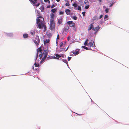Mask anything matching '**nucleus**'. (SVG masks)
<instances>
[{
  "label": "nucleus",
  "instance_id": "obj_34",
  "mask_svg": "<svg viewBox=\"0 0 129 129\" xmlns=\"http://www.w3.org/2000/svg\"><path fill=\"white\" fill-rule=\"evenodd\" d=\"M109 10V8H106L105 10V12L106 13H107L108 12Z\"/></svg>",
  "mask_w": 129,
  "mask_h": 129
},
{
  "label": "nucleus",
  "instance_id": "obj_62",
  "mask_svg": "<svg viewBox=\"0 0 129 129\" xmlns=\"http://www.w3.org/2000/svg\"><path fill=\"white\" fill-rule=\"evenodd\" d=\"M73 0H71V2L72 3V1H73Z\"/></svg>",
  "mask_w": 129,
  "mask_h": 129
},
{
  "label": "nucleus",
  "instance_id": "obj_49",
  "mask_svg": "<svg viewBox=\"0 0 129 129\" xmlns=\"http://www.w3.org/2000/svg\"><path fill=\"white\" fill-rule=\"evenodd\" d=\"M59 39V35H57V39Z\"/></svg>",
  "mask_w": 129,
  "mask_h": 129
},
{
  "label": "nucleus",
  "instance_id": "obj_21",
  "mask_svg": "<svg viewBox=\"0 0 129 129\" xmlns=\"http://www.w3.org/2000/svg\"><path fill=\"white\" fill-rule=\"evenodd\" d=\"M41 25L42 26V27H44V30H46V26L43 23H41Z\"/></svg>",
  "mask_w": 129,
  "mask_h": 129
},
{
  "label": "nucleus",
  "instance_id": "obj_8",
  "mask_svg": "<svg viewBox=\"0 0 129 129\" xmlns=\"http://www.w3.org/2000/svg\"><path fill=\"white\" fill-rule=\"evenodd\" d=\"M69 27L68 26H65L63 29V32H67L69 29Z\"/></svg>",
  "mask_w": 129,
  "mask_h": 129
},
{
  "label": "nucleus",
  "instance_id": "obj_28",
  "mask_svg": "<svg viewBox=\"0 0 129 129\" xmlns=\"http://www.w3.org/2000/svg\"><path fill=\"white\" fill-rule=\"evenodd\" d=\"M82 47L84 48V49H86V50H88V48L87 47H86L85 46H82Z\"/></svg>",
  "mask_w": 129,
  "mask_h": 129
},
{
  "label": "nucleus",
  "instance_id": "obj_18",
  "mask_svg": "<svg viewBox=\"0 0 129 129\" xmlns=\"http://www.w3.org/2000/svg\"><path fill=\"white\" fill-rule=\"evenodd\" d=\"M46 56H44V57L42 58V59H41V61L40 62V63H42L44 61V60H45V59L46 58Z\"/></svg>",
  "mask_w": 129,
  "mask_h": 129
},
{
  "label": "nucleus",
  "instance_id": "obj_64",
  "mask_svg": "<svg viewBox=\"0 0 129 129\" xmlns=\"http://www.w3.org/2000/svg\"><path fill=\"white\" fill-rule=\"evenodd\" d=\"M49 57L50 58V57ZM48 58H49V57H48Z\"/></svg>",
  "mask_w": 129,
  "mask_h": 129
},
{
  "label": "nucleus",
  "instance_id": "obj_12",
  "mask_svg": "<svg viewBox=\"0 0 129 129\" xmlns=\"http://www.w3.org/2000/svg\"><path fill=\"white\" fill-rule=\"evenodd\" d=\"M100 28V27L99 26L96 27L94 28H93L92 30L95 31H97Z\"/></svg>",
  "mask_w": 129,
  "mask_h": 129
},
{
  "label": "nucleus",
  "instance_id": "obj_54",
  "mask_svg": "<svg viewBox=\"0 0 129 129\" xmlns=\"http://www.w3.org/2000/svg\"><path fill=\"white\" fill-rule=\"evenodd\" d=\"M47 2H48V4H50V2L49 0H48V1Z\"/></svg>",
  "mask_w": 129,
  "mask_h": 129
},
{
  "label": "nucleus",
  "instance_id": "obj_42",
  "mask_svg": "<svg viewBox=\"0 0 129 129\" xmlns=\"http://www.w3.org/2000/svg\"><path fill=\"white\" fill-rule=\"evenodd\" d=\"M8 35L10 36H11L13 35V34L12 33H10L8 34Z\"/></svg>",
  "mask_w": 129,
  "mask_h": 129
},
{
  "label": "nucleus",
  "instance_id": "obj_60",
  "mask_svg": "<svg viewBox=\"0 0 129 129\" xmlns=\"http://www.w3.org/2000/svg\"><path fill=\"white\" fill-rule=\"evenodd\" d=\"M85 1H84V3H85V4H86V2H85Z\"/></svg>",
  "mask_w": 129,
  "mask_h": 129
},
{
  "label": "nucleus",
  "instance_id": "obj_6",
  "mask_svg": "<svg viewBox=\"0 0 129 129\" xmlns=\"http://www.w3.org/2000/svg\"><path fill=\"white\" fill-rule=\"evenodd\" d=\"M88 46H90L91 47H93L95 46L94 42H92V40L90 41L88 44Z\"/></svg>",
  "mask_w": 129,
  "mask_h": 129
},
{
  "label": "nucleus",
  "instance_id": "obj_29",
  "mask_svg": "<svg viewBox=\"0 0 129 129\" xmlns=\"http://www.w3.org/2000/svg\"><path fill=\"white\" fill-rule=\"evenodd\" d=\"M37 16L40 15V12L38 10H37Z\"/></svg>",
  "mask_w": 129,
  "mask_h": 129
},
{
  "label": "nucleus",
  "instance_id": "obj_9",
  "mask_svg": "<svg viewBox=\"0 0 129 129\" xmlns=\"http://www.w3.org/2000/svg\"><path fill=\"white\" fill-rule=\"evenodd\" d=\"M98 20V17L97 16H94L91 20V22H93L94 21V20Z\"/></svg>",
  "mask_w": 129,
  "mask_h": 129
},
{
  "label": "nucleus",
  "instance_id": "obj_4",
  "mask_svg": "<svg viewBox=\"0 0 129 129\" xmlns=\"http://www.w3.org/2000/svg\"><path fill=\"white\" fill-rule=\"evenodd\" d=\"M72 52L74 55H76L80 53V50L79 49H77L73 51Z\"/></svg>",
  "mask_w": 129,
  "mask_h": 129
},
{
  "label": "nucleus",
  "instance_id": "obj_23",
  "mask_svg": "<svg viewBox=\"0 0 129 129\" xmlns=\"http://www.w3.org/2000/svg\"><path fill=\"white\" fill-rule=\"evenodd\" d=\"M38 27L39 28L41 29L42 28V26L41 25V23H39L38 24Z\"/></svg>",
  "mask_w": 129,
  "mask_h": 129
},
{
  "label": "nucleus",
  "instance_id": "obj_3",
  "mask_svg": "<svg viewBox=\"0 0 129 129\" xmlns=\"http://www.w3.org/2000/svg\"><path fill=\"white\" fill-rule=\"evenodd\" d=\"M30 2L33 4L36 7H38L39 6L40 3L38 2L37 4H35L37 3V1L38 0H29Z\"/></svg>",
  "mask_w": 129,
  "mask_h": 129
},
{
  "label": "nucleus",
  "instance_id": "obj_19",
  "mask_svg": "<svg viewBox=\"0 0 129 129\" xmlns=\"http://www.w3.org/2000/svg\"><path fill=\"white\" fill-rule=\"evenodd\" d=\"M23 38H26L28 37V35L26 33H25L23 34Z\"/></svg>",
  "mask_w": 129,
  "mask_h": 129
},
{
  "label": "nucleus",
  "instance_id": "obj_35",
  "mask_svg": "<svg viewBox=\"0 0 129 129\" xmlns=\"http://www.w3.org/2000/svg\"><path fill=\"white\" fill-rule=\"evenodd\" d=\"M89 7V5H86L85 6V8L86 9H88Z\"/></svg>",
  "mask_w": 129,
  "mask_h": 129
},
{
  "label": "nucleus",
  "instance_id": "obj_25",
  "mask_svg": "<svg viewBox=\"0 0 129 129\" xmlns=\"http://www.w3.org/2000/svg\"><path fill=\"white\" fill-rule=\"evenodd\" d=\"M30 34L32 35H34L35 34V32L34 30H31L30 31Z\"/></svg>",
  "mask_w": 129,
  "mask_h": 129
},
{
  "label": "nucleus",
  "instance_id": "obj_58",
  "mask_svg": "<svg viewBox=\"0 0 129 129\" xmlns=\"http://www.w3.org/2000/svg\"><path fill=\"white\" fill-rule=\"evenodd\" d=\"M68 47L67 49H66V50H65V51H67V50H68Z\"/></svg>",
  "mask_w": 129,
  "mask_h": 129
},
{
  "label": "nucleus",
  "instance_id": "obj_45",
  "mask_svg": "<svg viewBox=\"0 0 129 129\" xmlns=\"http://www.w3.org/2000/svg\"><path fill=\"white\" fill-rule=\"evenodd\" d=\"M61 56V57H62L63 58H64V55L63 54H61L60 55Z\"/></svg>",
  "mask_w": 129,
  "mask_h": 129
},
{
  "label": "nucleus",
  "instance_id": "obj_55",
  "mask_svg": "<svg viewBox=\"0 0 129 129\" xmlns=\"http://www.w3.org/2000/svg\"><path fill=\"white\" fill-rule=\"evenodd\" d=\"M50 7V6L49 5V6H47V8H49Z\"/></svg>",
  "mask_w": 129,
  "mask_h": 129
},
{
  "label": "nucleus",
  "instance_id": "obj_63",
  "mask_svg": "<svg viewBox=\"0 0 129 129\" xmlns=\"http://www.w3.org/2000/svg\"><path fill=\"white\" fill-rule=\"evenodd\" d=\"M108 19H106V20H105V21H106V20H107Z\"/></svg>",
  "mask_w": 129,
  "mask_h": 129
},
{
  "label": "nucleus",
  "instance_id": "obj_56",
  "mask_svg": "<svg viewBox=\"0 0 129 129\" xmlns=\"http://www.w3.org/2000/svg\"><path fill=\"white\" fill-rule=\"evenodd\" d=\"M44 2H47L48 1V0H44Z\"/></svg>",
  "mask_w": 129,
  "mask_h": 129
},
{
  "label": "nucleus",
  "instance_id": "obj_26",
  "mask_svg": "<svg viewBox=\"0 0 129 129\" xmlns=\"http://www.w3.org/2000/svg\"><path fill=\"white\" fill-rule=\"evenodd\" d=\"M42 55H43L42 53V52H41V53H40V54L39 55V56L40 57V59H41L42 58Z\"/></svg>",
  "mask_w": 129,
  "mask_h": 129
},
{
  "label": "nucleus",
  "instance_id": "obj_27",
  "mask_svg": "<svg viewBox=\"0 0 129 129\" xmlns=\"http://www.w3.org/2000/svg\"><path fill=\"white\" fill-rule=\"evenodd\" d=\"M34 43L36 44V45H38L39 44V43H37V42L36 40L34 41Z\"/></svg>",
  "mask_w": 129,
  "mask_h": 129
},
{
  "label": "nucleus",
  "instance_id": "obj_36",
  "mask_svg": "<svg viewBox=\"0 0 129 129\" xmlns=\"http://www.w3.org/2000/svg\"><path fill=\"white\" fill-rule=\"evenodd\" d=\"M39 17H38V18H43V21L44 20V18H43L42 16H41V15H39Z\"/></svg>",
  "mask_w": 129,
  "mask_h": 129
},
{
  "label": "nucleus",
  "instance_id": "obj_30",
  "mask_svg": "<svg viewBox=\"0 0 129 129\" xmlns=\"http://www.w3.org/2000/svg\"><path fill=\"white\" fill-rule=\"evenodd\" d=\"M40 19H39V18L37 19V22H36L37 24H38L40 22Z\"/></svg>",
  "mask_w": 129,
  "mask_h": 129
},
{
  "label": "nucleus",
  "instance_id": "obj_14",
  "mask_svg": "<svg viewBox=\"0 0 129 129\" xmlns=\"http://www.w3.org/2000/svg\"><path fill=\"white\" fill-rule=\"evenodd\" d=\"M70 10L69 9H67L65 11L66 14L67 15H69L70 14Z\"/></svg>",
  "mask_w": 129,
  "mask_h": 129
},
{
  "label": "nucleus",
  "instance_id": "obj_39",
  "mask_svg": "<svg viewBox=\"0 0 129 129\" xmlns=\"http://www.w3.org/2000/svg\"><path fill=\"white\" fill-rule=\"evenodd\" d=\"M63 42H61L60 43V47L61 48L62 46L63 45Z\"/></svg>",
  "mask_w": 129,
  "mask_h": 129
},
{
  "label": "nucleus",
  "instance_id": "obj_5",
  "mask_svg": "<svg viewBox=\"0 0 129 129\" xmlns=\"http://www.w3.org/2000/svg\"><path fill=\"white\" fill-rule=\"evenodd\" d=\"M67 24L71 27H74L75 26V24L72 21H69L67 22Z\"/></svg>",
  "mask_w": 129,
  "mask_h": 129
},
{
  "label": "nucleus",
  "instance_id": "obj_24",
  "mask_svg": "<svg viewBox=\"0 0 129 129\" xmlns=\"http://www.w3.org/2000/svg\"><path fill=\"white\" fill-rule=\"evenodd\" d=\"M66 1L67 2V3L65 4V5L66 6H70V4L69 3V2L68 0H66Z\"/></svg>",
  "mask_w": 129,
  "mask_h": 129
},
{
  "label": "nucleus",
  "instance_id": "obj_17",
  "mask_svg": "<svg viewBox=\"0 0 129 129\" xmlns=\"http://www.w3.org/2000/svg\"><path fill=\"white\" fill-rule=\"evenodd\" d=\"M78 6V3L77 2H75L72 4V6H74V7L75 8L76 7Z\"/></svg>",
  "mask_w": 129,
  "mask_h": 129
},
{
  "label": "nucleus",
  "instance_id": "obj_40",
  "mask_svg": "<svg viewBox=\"0 0 129 129\" xmlns=\"http://www.w3.org/2000/svg\"><path fill=\"white\" fill-rule=\"evenodd\" d=\"M52 58H53V59H59V58H58L57 57H55V56H53V57H52Z\"/></svg>",
  "mask_w": 129,
  "mask_h": 129
},
{
  "label": "nucleus",
  "instance_id": "obj_46",
  "mask_svg": "<svg viewBox=\"0 0 129 129\" xmlns=\"http://www.w3.org/2000/svg\"><path fill=\"white\" fill-rule=\"evenodd\" d=\"M64 13L63 12L60 11L59 12V14H60L61 15L63 14Z\"/></svg>",
  "mask_w": 129,
  "mask_h": 129
},
{
  "label": "nucleus",
  "instance_id": "obj_22",
  "mask_svg": "<svg viewBox=\"0 0 129 129\" xmlns=\"http://www.w3.org/2000/svg\"><path fill=\"white\" fill-rule=\"evenodd\" d=\"M57 9L56 8H54L52 9L51 11L53 13H55L56 12V11Z\"/></svg>",
  "mask_w": 129,
  "mask_h": 129
},
{
  "label": "nucleus",
  "instance_id": "obj_38",
  "mask_svg": "<svg viewBox=\"0 0 129 129\" xmlns=\"http://www.w3.org/2000/svg\"><path fill=\"white\" fill-rule=\"evenodd\" d=\"M78 10H81V7L80 6H78Z\"/></svg>",
  "mask_w": 129,
  "mask_h": 129
},
{
  "label": "nucleus",
  "instance_id": "obj_16",
  "mask_svg": "<svg viewBox=\"0 0 129 129\" xmlns=\"http://www.w3.org/2000/svg\"><path fill=\"white\" fill-rule=\"evenodd\" d=\"M36 40L37 43H39L40 42V40L39 38V36H37L36 37Z\"/></svg>",
  "mask_w": 129,
  "mask_h": 129
},
{
  "label": "nucleus",
  "instance_id": "obj_57",
  "mask_svg": "<svg viewBox=\"0 0 129 129\" xmlns=\"http://www.w3.org/2000/svg\"><path fill=\"white\" fill-rule=\"evenodd\" d=\"M56 1L57 2H59L60 1V0H56Z\"/></svg>",
  "mask_w": 129,
  "mask_h": 129
},
{
  "label": "nucleus",
  "instance_id": "obj_32",
  "mask_svg": "<svg viewBox=\"0 0 129 129\" xmlns=\"http://www.w3.org/2000/svg\"><path fill=\"white\" fill-rule=\"evenodd\" d=\"M73 19L74 20H76L77 19V17L76 16H73Z\"/></svg>",
  "mask_w": 129,
  "mask_h": 129
},
{
  "label": "nucleus",
  "instance_id": "obj_31",
  "mask_svg": "<svg viewBox=\"0 0 129 129\" xmlns=\"http://www.w3.org/2000/svg\"><path fill=\"white\" fill-rule=\"evenodd\" d=\"M55 55L56 56L57 58H60L61 57V56L60 55H59L58 54H55Z\"/></svg>",
  "mask_w": 129,
  "mask_h": 129
},
{
  "label": "nucleus",
  "instance_id": "obj_1",
  "mask_svg": "<svg viewBox=\"0 0 129 129\" xmlns=\"http://www.w3.org/2000/svg\"><path fill=\"white\" fill-rule=\"evenodd\" d=\"M55 24L54 21H50V27L51 30L53 31L54 30Z\"/></svg>",
  "mask_w": 129,
  "mask_h": 129
},
{
  "label": "nucleus",
  "instance_id": "obj_52",
  "mask_svg": "<svg viewBox=\"0 0 129 129\" xmlns=\"http://www.w3.org/2000/svg\"><path fill=\"white\" fill-rule=\"evenodd\" d=\"M55 7V5L54 4H53L52 6H51V8H53Z\"/></svg>",
  "mask_w": 129,
  "mask_h": 129
},
{
  "label": "nucleus",
  "instance_id": "obj_10",
  "mask_svg": "<svg viewBox=\"0 0 129 129\" xmlns=\"http://www.w3.org/2000/svg\"><path fill=\"white\" fill-rule=\"evenodd\" d=\"M51 19L50 21H54V15L53 13H52L51 14Z\"/></svg>",
  "mask_w": 129,
  "mask_h": 129
},
{
  "label": "nucleus",
  "instance_id": "obj_47",
  "mask_svg": "<svg viewBox=\"0 0 129 129\" xmlns=\"http://www.w3.org/2000/svg\"><path fill=\"white\" fill-rule=\"evenodd\" d=\"M103 17V15H101L100 16L99 19H101Z\"/></svg>",
  "mask_w": 129,
  "mask_h": 129
},
{
  "label": "nucleus",
  "instance_id": "obj_61",
  "mask_svg": "<svg viewBox=\"0 0 129 129\" xmlns=\"http://www.w3.org/2000/svg\"><path fill=\"white\" fill-rule=\"evenodd\" d=\"M100 2H101L102 1V0H98Z\"/></svg>",
  "mask_w": 129,
  "mask_h": 129
},
{
  "label": "nucleus",
  "instance_id": "obj_48",
  "mask_svg": "<svg viewBox=\"0 0 129 129\" xmlns=\"http://www.w3.org/2000/svg\"><path fill=\"white\" fill-rule=\"evenodd\" d=\"M85 12H82V14L83 16H84L85 15Z\"/></svg>",
  "mask_w": 129,
  "mask_h": 129
},
{
  "label": "nucleus",
  "instance_id": "obj_43",
  "mask_svg": "<svg viewBox=\"0 0 129 129\" xmlns=\"http://www.w3.org/2000/svg\"><path fill=\"white\" fill-rule=\"evenodd\" d=\"M34 65L36 67H38L39 65V64L36 63V62L34 64Z\"/></svg>",
  "mask_w": 129,
  "mask_h": 129
},
{
  "label": "nucleus",
  "instance_id": "obj_44",
  "mask_svg": "<svg viewBox=\"0 0 129 129\" xmlns=\"http://www.w3.org/2000/svg\"><path fill=\"white\" fill-rule=\"evenodd\" d=\"M108 16L107 15H105L104 16V19H105L106 18H108Z\"/></svg>",
  "mask_w": 129,
  "mask_h": 129
},
{
  "label": "nucleus",
  "instance_id": "obj_13",
  "mask_svg": "<svg viewBox=\"0 0 129 129\" xmlns=\"http://www.w3.org/2000/svg\"><path fill=\"white\" fill-rule=\"evenodd\" d=\"M94 23L93 22V23L90 24L89 25V27L88 28V30H91L93 28V24H94Z\"/></svg>",
  "mask_w": 129,
  "mask_h": 129
},
{
  "label": "nucleus",
  "instance_id": "obj_7",
  "mask_svg": "<svg viewBox=\"0 0 129 129\" xmlns=\"http://www.w3.org/2000/svg\"><path fill=\"white\" fill-rule=\"evenodd\" d=\"M63 18V17H60L59 18L58 22V25H60L62 23Z\"/></svg>",
  "mask_w": 129,
  "mask_h": 129
},
{
  "label": "nucleus",
  "instance_id": "obj_53",
  "mask_svg": "<svg viewBox=\"0 0 129 129\" xmlns=\"http://www.w3.org/2000/svg\"><path fill=\"white\" fill-rule=\"evenodd\" d=\"M113 3L109 7H112L113 5Z\"/></svg>",
  "mask_w": 129,
  "mask_h": 129
},
{
  "label": "nucleus",
  "instance_id": "obj_15",
  "mask_svg": "<svg viewBox=\"0 0 129 129\" xmlns=\"http://www.w3.org/2000/svg\"><path fill=\"white\" fill-rule=\"evenodd\" d=\"M50 41V40L49 39H48L45 40L44 41V45H46L47 43H49Z\"/></svg>",
  "mask_w": 129,
  "mask_h": 129
},
{
  "label": "nucleus",
  "instance_id": "obj_11",
  "mask_svg": "<svg viewBox=\"0 0 129 129\" xmlns=\"http://www.w3.org/2000/svg\"><path fill=\"white\" fill-rule=\"evenodd\" d=\"M48 51H49L48 49H47V50H45L44 51L43 54L44 55V56H46L47 57L48 53Z\"/></svg>",
  "mask_w": 129,
  "mask_h": 129
},
{
  "label": "nucleus",
  "instance_id": "obj_20",
  "mask_svg": "<svg viewBox=\"0 0 129 129\" xmlns=\"http://www.w3.org/2000/svg\"><path fill=\"white\" fill-rule=\"evenodd\" d=\"M88 39H87L86 41H85V42L84 43V45L85 46H88V44H87V43H88Z\"/></svg>",
  "mask_w": 129,
  "mask_h": 129
},
{
  "label": "nucleus",
  "instance_id": "obj_59",
  "mask_svg": "<svg viewBox=\"0 0 129 129\" xmlns=\"http://www.w3.org/2000/svg\"><path fill=\"white\" fill-rule=\"evenodd\" d=\"M34 66H33L32 67V69H34Z\"/></svg>",
  "mask_w": 129,
  "mask_h": 129
},
{
  "label": "nucleus",
  "instance_id": "obj_50",
  "mask_svg": "<svg viewBox=\"0 0 129 129\" xmlns=\"http://www.w3.org/2000/svg\"><path fill=\"white\" fill-rule=\"evenodd\" d=\"M71 57H68V60L69 61L71 60Z\"/></svg>",
  "mask_w": 129,
  "mask_h": 129
},
{
  "label": "nucleus",
  "instance_id": "obj_33",
  "mask_svg": "<svg viewBox=\"0 0 129 129\" xmlns=\"http://www.w3.org/2000/svg\"><path fill=\"white\" fill-rule=\"evenodd\" d=\"M41 11L42 12H43L44 11V8L43 6L41 7Z\"/></svg>",
  "mask_w": 129,
  "mask_h": 129
},
{
  "label": "nucleus",
  "instance_id": "obj_51",
  "mask_svg": "<svg viewBox=\"0 0 129 129\" xmlns=\"http://www.w3.org/2000/svg\"><path fill=\"white\" fill-rule=\"evenodd\" d=\"M70 37L69 36H68V37H67V40L69 41V40H70Z\"/></svg>",
  "mask_w": 129,
  "mask_h": 129
},
{
  "label": "nucleus",
  "instance_id": "obj_2",
  "mask_svg": "<svg viewBox=\"0 0 129 129\" xmlns=\"http://www.w3.org/2000/svg\"><path fill=\"white\" fill-rule=\"evenodd\" d=\"M42 51V49L41 48H39L37 49V52L35 56L34 57V59H35V60H36L38 57V55L39 52V51L40 53Z\"/></svg>",
  "mask_w": 129,
  "mask_h": 129
},
{
  "label": "nucleus",
  "instance_id": "obj_37",
  "mask_svg": "<svg viewBox=\"0 0 129 129\" xmlns=\"http://www.w3.org/2000/svg\"><path fill=\"white\" fill-rule=\"evenodd\" d=\"M63 61L64 63H66V64H68V62H67V61L66 60L63 59Z\"/></svg>",
  "mask_w": 129,
  "mask_h": 129
},
{
  "label": "nucleus",
  "instance_id": "obj_41",
  "mask_svg": "<svg viewBox=\"0 0 129 129\" xmlns=\"http://www.w3.org/2000/svg\"><path fill=\"white\" fill-rule=\"evenodd\" d=\"M73 29L74 30L76 31L77 30V28L76 26H74V27H73Z\"/></svg>",
  "mask_w": 129,
  "mask_h": 129
}]
</instances>
